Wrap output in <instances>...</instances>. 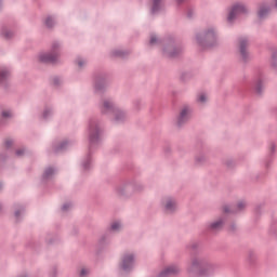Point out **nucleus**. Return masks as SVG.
<instances>
[{"label":"nucleus","instance_id":"30","mask_svg":"<svg viewBox=\"0 0 277 277\" xmlns=\"http://www.w3.org/2000/svg\"><path fill=\"white\" fill-rule=\"evenodd\" d=\"M275 5H276V8H277V0H275Z\"/></svg>","mask_w":277,"mask_h":277},{"label":"nucleus","instance_id":"3","mask_svg":"<svg viewBox=\"0 0 277 277\" xmlns=\"http://www.w3.org/2000/svg\"><path fill=\"white\" fill-rule=\"evenodd\" d=\"M189 116H190V109L189 107H184L182 110H181V114L177 118V122L179 124H182L184 123L185 121H187L189 119Z\"/></svg>","mask_w":277,"mask_h":277},{"label":"nucleus","instance_id":"32","mask_svg":"<svg viewBox=\"0 0 277 277\" xmlns=\"http://www.w3.org/2000/svg\"><path fill=\"white\" fill-rule=\"evenodd\" d=\"M193 265H194V267H196V266H197V264H196V263H194Z\"/></svg>","mask_w":277,"mask_h":277},{"label":"nucleus","instance_id":"18","mask_svg":"<svg viewBox=\"0 0 277 277\" xmlns=\"http://www.w3.org/2000/svg\"><path fill=\"white\" fill-rule=\"evenodd\" d=\"M245 207H246L245 201H240V202L238 203V209H239V210L243 209Z\"/></svg>","mask_w":277,"mask_h":277},{"label":"nucleus","instance_id":"17","mask_svg":"<svg viewBox=\"0 0 277 277\" xmlns=\"http://www.w3.org/2000/svg\"><path fill=\"white\" fill-rule=\"evenodd\" d=\"M53 173V169H47L44 175L48 177L49 175H51Z\"/></svg>","mask_w":277,"mask_h":277},{"label":"nucleus","instance_id":"27","mask_svg":"<svg viewBox=\"0 0 277 277\" xmlns=\"http://www.w3.org/2000/svg\"><path fill=\"white\" fill-rule=\"evenodd\" d=\"M17 156H21L23 154V151L18 150L16 151Z\"/></svg>","mask_w":277,"mask_h":277},{"label":"nucleus","instance_id":"21","mask_svg":"<svg viewBox=\"0 0 277 277\" xmlns=\"http://www.w3.org/2000/svg\"><path fill=\"white\" fill-rule=\"evenodd\" d=\"M157 4H158V0H154V8H153V12H155V11H156V9H157Z\"/></svg>","mask_w":277,"mask_h":277},{"label":"nucleus","instance_id":"7","mask_svg":"<svg viewBox=\"0 0 277 277\" xmlns=\"http://www.w3.org/2000/svg\"><path fill=\"white\" fill-rule=\"evenodd\" d=\"M133 264V255H126L122 262V268L124 271L129 269Z\"/></svg>","mask_w":277,"mask_h":277},{"label":"nucleus","instance_id":"5","mask_svg":"<svg viewBox=\"0 0 277 277\" xmlns=\"http://www.w3.org/2000/svg\"><path fill=\"white\" fill-rule=\"evenodd\" d=\"M56 60L55 54L44 53L40 55V61L44 63H54Z\"/></svg>","mask_w":277,"mask_h":277},{"label":"nucleus","instance_id":"24","mask_svg":"<svg viewBox=\"0 0 277 277\" xmlns=\"http://www.w3.org/2000/svg\"><path fill=\"white\" fill-rule=\"evenodd\" d=\"M260 84H261V80L258 81V84H256V90L260 91Z\"/></svg>","mask_w":277,"mask_h":277},{"label":"nucleus","instance_id":"12","mask_svg":"<svg viewBox=\"0 0 277 277\" xmlns=\"http://www.w3.org/2000/svg\"><path fill=\"white\" fill-rule=\"evenodd\" d=\"M47 27L51 28L53 26V19L51 16L47 17L45 19Z\"/></svg>","mask_w":277,"mask_h":277},{"label":"nucleus","instance_id":"16","mask_svg":"<svg viewBox=\"0 0 277 277\" xmlns=\"http://www.w3.org/2000/svg\"><path fill=\"white\" fill-rule=\"evenodd\" d=\"M4 145H5L6 148L11 147L12 146V140H6L4 142Z\"/></svg>","mask_w":277,"mask_h":277},{"label":"nucleus","instance_id":"20","mask_svg":"<svg viewBox=\"0 0 277 277\" xmlns=\"http://www.w3.org/2000/svg\"><path fill=\"white\" fill-rule=\"evenodd\" d=\"M104 107L105 108H109L110 107V102L109 101H105L104 102Z\"/></svg>","mask_w":277,"mask_h":277},{"label":"nucleus","instance_id":"29","mask_svg":"<svg viewBox=\"0 0 277 277\" xmlns=\"http://www.w3.org/2000/svg\"><path fill=\"white\" fill-rule=\"evenodd\" d=\"M78 65H79V66H82V63H81V62H79V63H78Z\"/></svg>","mask_w":277,"mask_h":277},{"label":"nucleus","instance_id":"1","mask_svg":"<svg viewBox=\"0 0 277 277\" xmlns=\"http://www.w3.org/2000/svg\"><path fill=\"white\" fill-rule=\"evenodd\" d=\"M246 13V8L242 3H236L228 14V22H233L239 15Z\"/></svg>","mask_w":277,"mask_h":277},{"label":"nucleus","instance_id":"13","mask_svg":"<svg viewBox=\"0 0 277 277\" xmlns=\"http://www.w3.org/2000/svg\"><path fill=\"white\" fill-rule=\"evenodd\" d=\"M120 227L121 225L118 223V221L111 224V230H119Z\"/></svg>","mask_w":277,"mask_h":277},{"label":"nucleus","instance_id":"19","mask_svg":"<svg viewBox=\"0 0 277 277\" xmlns=\"http://www.w3.org/2000/svg\"><path fill=\"white\" fill-rule=\"evenodd\" d=\"M88 273H89L88 269L82 268V269H81V273H80V276H81V277H84Z\"/></svg>","mask_w":277,"mask_h":277},{"label":"nucleus","instance_id":"6","mask_svg":"<svg viewBox=\"0 0 277 277\" xmlns=\"http://www.w3.org/2000/svg\"><path fill=\"white\" fill-rule=\"evenodd\" d=\"M180 269L175 266H170L168 268H166L161 274H160V277H168V276H171V275H174L176 273H179Z\"/></svg>","mask_w":277,"mask_h":277},{"label":"nucleus","instance_id":"25","mask_svg":"<svg viewBox=\"0 0 277 277\" xmlns=\"http://www.w3.org/2000/svg\"><path fill=\"white\" fill-rule=\"evenodd\" d=\"M67 208H69V205H65V206H63V210H64V211H66V210H67Z\"/></svg>","mask_w":277,"mask_h":277},{"label":"nucleus","instance_id":"4","mask_svg":"<svg viewBox=\"0 0 277 277\" xmlns=\"http://www.w3.org/2000/svg\"><path fill=\"white\" fill-rule=\"evenodd\" d=\"M247 47H248V40L246 38H241L239 40V48H240V54L242 55L243 60H246L248 55Z\"/></svg>","mask_w":277,"mask_h":277},{"label":"nucleus","instance_id":"28","mask_svg":"<svg viewBox=\"0 0 277 277\" xmlns=\"http://www.w3.org/2000/svg\"><path fill=\"white\" fill-rule=\"evenodd\" d=\"M94 141V136H91V142H93Z\"/></svg>","mask_w":277,"mask_h":277},{"label":"nucleus","instance_id":"11","mask_svg":"<svg viewBox=\"0 0 277 277\" xmlns=\"http://www.w3.org/2000/svg\"><path fill=\"white\" fill-rule=\"evenodd\" d=\"M267 13H268V10H267V9L261 8L260 11H259V16H260V18L265 17V15H266Z\"/></svg>","mask_w":277,"mask_h":277},{"label":"nucleus","instance_id":"22","mask_svg":"<svg viewBox=\"0 0 277 277\" xmlns=\"http://www.w3.org/2000/svg\"><path fill=\"white\" fill-rule=\"evenodd\" d=\"M156 41H157L156 37H155V36H151V38H150V44H155Z\"/></svg>","mask_w":277,"mask_h":277},{"label":"nucleus","instance_id":"9","mask_svg":"<svg viewBox=\"0 0 277 277\" xmlns=\"http://www.w3.org/2000/svg\"><path fill=\"white\" fill-rule=\"evenodd\" d=\"M175 202L172 201L171 199L169 201H167L166 203V209L167 211H173L175 209Z\"/></svg>","mask_w":277,"mask_h":277},{"label":"nucleus","instance_id":"26","mask_svg":"<svg viewBox=\"0 0 277 277\" xmlns=\"http://www.w3.org/2000/svg\"><path fill=\"white\" fill-rule=\"evenodd\" d=\"M3 36H4L5 38H10V34L3 32Z\"/></svg>","mask_w":277,"mask_h":277},{"label":"nucleus","instance_id":"31","mask_svg":"<svg viewBox=\"0 0 277 277\" xmlns=\"http://www.w3.org/2000/svg\"><path fill=\"white\" fill-rule=\"evenodd\" d=\"M15 216H18V212H15Z\"/></svg>","mask_w":277,"mask_h":277},{"label":"nucleus","instance_id":"10","mask_svg":"<svg viewBox=\"0 0 277 277\" xmlns=\"http://www.w3.org/2000/svg\"><path fill=\"white\" fill-rule=\"evenodd\" d=\"M10 76V72L8 70L0 71V83H3V80H5Z\"/></svg>","mask_w":277,"mask_h":277},{"label":"nucleus","instance_id":"8","mask_svg":"<svg viewBox=\"0 0 277 277\" xmlns=\"http://www.w3.org/2000/svg\"><path fill=\"white\" fill-rule=\"evenodd\" d=\"M223 226V221H215L214 223H211V229L217 230Z\"/></svg>","mask_w":277,"mask_h":277},{"label":"nucleus","instance_id":"2","mask_svg":"<svg viewBox=\"0 0 277 277\" xmlns=\"http://www.w3.org/2000/svg\"><path fill=\"white\" fill-rule=\"evenodd\" d=\"M214 269H215V267H214L213 264H211V263L203 264L200 267L199 275L200 276H208V275L212 274L214 272Z\"/></svg>","mask_w":277,"mask_h":277},{"label":"nucleus","instance_id":"15","mask_svg":"<svg viewBox=\"0 0 277 277\" xmlns=\"http://www.w3.org/2000/svg\"><path fill=\"white\" fill-rule=\"evenodd\" d=\"M2 116H3L4 118H10V117H12V111H10V110H3V111H2Z\"/></svg>","mask_w":277,"mask_h":277},{"label":"nucleus","instance_id":"23","mask_svg":"<svg viewBox=\"0 0 277 277\" xmlns=\"http://www.w3.org/2000/svg\"><path fill=\"white\" fill-rule=\"evenodd\" d=\"M224 211H225L226 213L230 212L228 206H225Z\"/></svg>","mask_w":277,"mask_h":277},{"label":"nucleus","instance_id":"14","mask_svg":"<svg viewBox=\"0 0 277 277\" xmlns=\"http://www.w3.org/2000/svg\"><path fill=\"white\" fill-rule=\"evenodd\" d=\"M207 101V95L205 93H201L199 96H198V102L199 103H205Z\"/></svg>","mask_w":277,"mask_h":277}]
</instances>
